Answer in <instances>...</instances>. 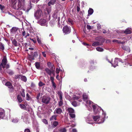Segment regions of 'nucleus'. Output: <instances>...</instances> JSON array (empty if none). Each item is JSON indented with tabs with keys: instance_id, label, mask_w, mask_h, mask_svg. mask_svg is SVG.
<instances>
[{
	"instance_id": "nucleus-56",
	"label": "nucleus",
	"mask_w": 132,
	"mask_h": 132,
	"mask_svg": "<svg viewBox=\"0 0 132 132\" xmlns=\"http://www.w3.org/2000/svg\"><path fill=\"white\" fill-rule=\"evenodd\" d=\"M25 132H30L29 129H25L24 130Z\"/></svg>"
},
{
	"instance_id": "nucleus-9",
	"label": "nucleus",
	"mask_w": 132,
	"mask_h": 132,
	"mask_svg": "<svg viewBox=\"0 0 132 132\" xmlns=\"http://www.w3.org/2000/svg\"><path fill=\"white\" fill-rule=\"evenodd\" d=\"M59 96L60 100L59 103V106H62L63 104L62 94L61 92H59L57 93Z\"/></svg>"
},
{
	"instance_id": "nucleus-13",
	"label": "nucleus",
	"mask_w": 132,
	"mask_h": 132,
	"mask_svg": "<svg viewBox=\"0 0 132 132\" xmlns=\"http://www.w3.org/2000/svg\"><path fill=\"white\" fill-rule=\"evenodd\" d=\"M18 28L17 27H13L10 30L11 33V34H13L15 33L17 31Z\"/></svg>"
},
{
	"instance_id": "nucleus-40",
	"label": "nucleus",
	"mask_w": 132,
	"mask_h": 132,
	"mask_svg": "<svg viewBox=\"0 0 132 132\" xmlns=\"http://www.w3.org/2000/svg\"><path fill=\"white\" fill-rule=\"evenodd\" d=\"M22 92L21 93V95L23 97H25V95L24 94V90L23 89H22Z\"/></svg>"
},
{
	"instance_id": "nucleus-14",
	"label": "nucleus",
	"mask_w": 132,
	"mask_h": 132,
	"mask_svg": "<svg viewBox=\"0 0 132 132\" xmlns=\"http://www.w3.org/2000/svg\"><path fill=\"white\" fill-rule=\"evenodd\" d=\"M62 109L59 108H56L54 112V113L61 114L62 112Z\"/></svg>"
},
{
	"instance_id": "nucleus-28",
	"label": "nucleus",
	"mask_w": 132,
	"mask_h": 132,
	"mask_svg": "<svg viewBox=\"0 0 132 132\" xmlns=\"http://www.w3.org/2000/svg\"><path fill=\"white\" fill-rule=\"evenodd\" d=\"M96 49L97 51L99 52H102L104 50L103 48L100 47H97L96 48Z\"/></svg>"
},
{
	"instance_id": "nucleus-44",
	"label": "nucleus",
	"mask_w": 132,
	"mask_h": 132,
	"mask_svg": "<svg viewBox=\"0 0 132 132\" xmlns=\"http://www.w3.org/2000/svg\"><path fill=\"white\" fill-rule=\"evenodd\" d=\"M0 48L2 50H4V45L2 44H1L0 45Z\"/></svg>"
},
{
	"instance_id": "nucleus-32",
	"label": "nucleus",
	"mask_w": 132,
	"mask_h": 132,
	"mask_svg": "<svg viewBox=\"0 0 132 132\" xmlns=\"http://www.w3.org/2000/svg\"><path fill=\"white\" fill-rule=\"evenodd\" d=\"M35 65L37 68L39 69L40 68V64L38 62H36L35 63Z\"/></svg>"
},
{
	"instance_id": "nucleus-8",
	"label": "nucleus",
	"mask_w": 132,
	"mask_h": 132,
	"mask_svg": "<svg viewBox=\"0 0 132 132\" xmlns=\"http://www.w3.org/2000/svg\"><path fill=\"white\" fill-rule=\"evenodd\" d=\"M50 100V97L44 96L42 97V101L43 103L47 104L49 103Z\"/></svg>"
},
{
	"instance_id": "nucleus-20",
	"label": "nucleus",
	"mask_w": 132,
	"mask_h": 132,
	"mask_svg": "<svg viewBox=\"0 0 132 132\" xmlns=\"http://www.w3.org/2000/svg\"><path fill=\"white\" fill-rule=\"evenodd\" d=\"M12 44L15 46H18V44L16 41V40L14 39L12 40Z\"/></svg>"
},
{
	"instance_id": "nucleus-19",
	"label": "nucleus",
	"mask_w": 132,
	"mask_h": 132,
	"mask_svg": "<svg viewBox=\"0 0 132 132\" xmlns=\"http://www.w3.org/2000/svg\"><path fill=\"white\" fill-rule=\"evenodd\" d=\"M57 116L56 115H53L50 118L51 121H53L56 120Z\"/></svg>"
},
{
	"instance_id": "nucleus-57",
	"label": "nucleus",
	"mask_w": 132,
	"mask_h": 132,
	"mask_svg": "<svg viewBox=\"0 0 132 132\" xmlns=\"http://www.w3.org/2000/svg\"><path fill=\"white\" fill-rule=\"evenodd\" d=\"M87 28L88 29H90L91 28V27L89 25H87Z\"/></svg>"
},
{
	"instance_id": "nucleus-37",
	"label": "nucleus",
	"mask_w": 132,
	"mask_h": 132,
	"mask_svg": "<svg viewBox=\"0 0 132 132\" xmlns=\"http://www.w3.org/2000/svg\"><path fill=\"white\" fill-rule=\"evenodd\" d=\"M7 73L11 75H13L14 73L12 71L10 70H9L8 71Z\"/></svg>"
},
{
	"instance_id": "nucleus-2",
	"label": "nucleus",
	"mask_w": 132,
	"mask_h": 132,
	"mask_svg": "<svg viewBox=\"0 0 132 132\" xmlns=\"http://www.w3.org/2000/svg\"><path fill=\"white\" fill-rule=\"evenodd\" d=\"M14 9L16 10L22 9L24 6L25 0H11Z\"/></svg>"
},
{
	"instance_id": "nucleus-10",
	"label": "nucleus",
	"mask_w": 132,
	"mask_h": 132,
	"mask_svg": "<svg viewBox=\"0 0 132 132\" xmlns=\"http://www.w3.org/2000/svg\"><path fill=\"white\" fill-rule=\"evenodd\" d=\"M83 99L84 100V101L86 102V106H88V103L89 102V101H90L89 100L88 101V96L86 95V94H84L83 95Z\"/></svg>"
},
{
	"instance_id": "nucleus-61",
	"label": "nucleus",
	"mask_w": 132,
	"mask_h": 132,
	"mask_svg": "<svg viewBox=\"0 0 132 132\" xmlns=\"http://www.w3.org/2000/svg\"><path fill=\"white\" fill-rule=\"evenodd\" d=\"M77 10L78 12H79L80 10V8L79 6H77Z\"/></svg>"
},
{
	"instance_id": "nucleus-21",
	"label": "nucleus",
	"mask_w": 132,
	"mask_h": 132,
	"mask_svg": "<svg viewBox=\"0 0 132 132\" xmlns=\"http://www.w3.org/2000/svg\"><path fill=\"white\" fill-rule=\"evenodd\" d=\"M20 79L22 80L24 82H26L27 80L26 77L25 76L22 75L20 76Z\"/></svg>"
},
{
	"instance_id": "nucleus-7",
	"label": "nucleus",
	"mask_w": 132,
	"mask_h": 132,
	"mask_svg": "<svg viewBox=\"0 0 132 132\" xmlns=\"http://www.w3.org/2000/svg\"><path fill=\"white\" fill-rule=\"evenodd\" d=\"M117 59H118V58H115V60L112 63L111 61H110L108 59L107 57L106 58V60L108 61V62L111 64L112 66L114 67H116L118 65V62L117 61Z\"/></svg>"
},
{
	"instance_id": "nucleus-45",
	"label": "nucleus",
	"mask_w": 132,
	"mask_h": 132,
	"mask_svg": "<svg viewBox=\"0 0 132 132\" xmlns=\"http://www.w3.org/2000/svg\"><path fill=\"white\" fill-rule=\"evenodd\" d=\"M30 99V97L29 96V94L28 93L26 94V100H29Z\"/></svg>"
},
{
	"instance_id": "nucleus-35",
	"label": "nucleus",
	"mask_w": 132,
	"mask_h": 132,
	"mask_svg": "<svg viewBox=\"0 0 132 132\" xmlns=\"http://www.w3.org/2000/svg\"><path fill=\"white\" fill-rule=\"evenodd\" d=\"M19 119L18 118H15L13 119L12 121V122L14 123H16L18 122Z\"/></svg>"
},
{
	"instance_id": "nucleus-5",
	"label": "nucleus",
	"mask_w": 132,
	"mask_h": 132,
	"mask_svg": "<svg viewBox=\"0 0 132 132\" xmlns=\"http://www.w3.org/2000/svg\"><path fill=\"white\" fill-rule=\"evenodd\" d=\"M63 33L65 34L69 33L71 31V29L70 27L66 26L64 27L63 29Z\"/></svg>"
},
{
	"instance_id": "nucleus-11",
	"label": "nucleus",
	"mask_w": 132,
	"mask_h": 132,
	"mask_svg": "<svg viewBox=\"0 0 132 132\" xmlns=\"http://www.w3.org/2000/svg\"><path fill=\"white\" fill-rule=\"evenodd\" d=\"M39 24L42 26H45L47 25V22L46 20L42 19L38 21Z\"/></svg>"
},
{
	"instance_id": "nucleus-31",
	"label": "nucleus",
	"mask_w": 132,
	"mask_h": 132,
	"mask_svg": "<svg viewBox=\"0 0 132 132\" xmlns=\"http://www.w3.org/2000/svg\"><path fill=\"white\" fill-rule=\"evenodd\" d=\"M58 124V122L56 121H54L53 122L52 124V126L54 127H55L57 126Z\"/></svg>"
},
{
	"instance_id": "nucleus-42",
	"label": "nucleus",
	"mask_w": 132,
	"mask_h": 132,
	"mask_svg": "<svg viewBox=\"0 0 132 132\" xmlns=\"http://www.w3.org/2000/svg\"><path fill=\"white\" fill-rule=\"evenodd\" d=\"M21 75H15L14 76V78L16 79H17L20 78V76Z\"/></svg>"
},
{
	"instance_id": "nucleus-24",
	"label": "nucleus",
	"mask_w": 132,
	"mask_h": 132,
	"mask_svg": "<svg viewBox=\"0 0 132 132\" xmlns=\"http://www.w3.org/2000/svg\"><path fill=\"white\" fill-rule=\"evenodd\" d=\"M88 15L89 16L90 15H91L93 14V10L92 9L90 8L88 10Z\"/></svg>"
},
{
	"instance_id": "nucleus-47",
	"label": "nucleus",
	"mask_w": 132,
	"mask_h": 132,
	"mask_svg": "<svg viewBox=\"0 0 132 132\" xmlns=\"http://www.w3.org/2000/svg\"><path fill=\"white\" fill-rule=\"evenodd\" d=\"M73 98L74 100H77L79 98V97L77 96L76 95H74L73 96Z\"/></svg>"
},
{
	"instance_id": "nucleus-55",
	"label": "nucleus",
	"mask_w": 132,
	"mask_h": 132,
	"mask_svg": "<svg viewBox=\"0 0 132 132\" xmlns=\"http://www.w3.org/2000/svg\"><path fill=\"white\" fill-rule=\"evenodd\" d=\"M101 26L100 24H98L97 26V29H98L99 30L101 29Z\"/></svg>"
},
{
	"instance_id": "nucleus-27",
	"label": "nucleus",
	"mask_w": 132,
	"mask_h": 132,
	"mask_svg": "<svg viewBox=\"0 0 132 132\" xmlns=\"http://www.w3.org/2000/svg\"><path fill=\"white\" fill-rule=\"evenodd\" d=\"M17 99L18 101L20 103L22 101V98L19 95H18L17 96Z\"/></svg>"
},
{
	"instance_id": "nucleus-12",
	"label": "nucleus",
	"mask_w": 132,
	"mask_h": 132,
	"mask_svg": "<svg viewBox=\"0 0 132 132\" xmlns=\"http://www.w3.org/2000/svg\"><path fill=\"white\" fill-rule=\"evenodd\" d=\"M5 116V111L3 109L0 108V118L3 119Z\"/></svg>"
},
{
	"instance_id": "nucleus-29",
	"label": "nucleus",
	"mask_w": 132,
	"mask_h": 132,
	"mask_svg": "<svg viewBox=\"0 0 132 132\" xmlns=\"http://www.w3.org/2000/svg\"><path fill=\"white\" fill-rule=\"evenodd\" d=\"M86 122L89 124H93V120H90L88 119H86Z\"/></svg>"
},
{
	"instance_id": "nucleus-48",
	"label": "nucleus",
	"mask_w": 132,
	"mask_h": 132,
	"mask_svg": "<svg viewBox=\"0 0 132 132\" xmlns=\"http://www.w3.org/2000/svg\"><path fill=\"white\" fill-rule=\"evenodd\" d=\"M30 39L34 43H36V40L35 38H33L32 39L31 38H30Z\"/></svg>"
},
{
	"instance_id": "nucleus-64",
	"label": "nucleus",
	"mask_w": 132,
	"mask_h": 132,
	"mask_svg": "<svg viewBox=\"0 0 132 132\" xmlns=\"http://www.w3.org/2000/svg\"><path fill=\"white\" fill-rule=\"evenodd\" d=\"M82 44L86 46V45H89L88 44H87V43H86L84 42H83L82 43Z\"/></svg>"
},
{
	"instance_id": "nucleus-23",
	"label": "nucleus",
	"mask_w": 132,
	"mask_h": 132,
	"mask_svg": "<svg viewBox=\"0 0 132 132\" xmlns=\"http://www.w3.org/2000/svg\"><path fill=\"white\" fill-rule=\"evenodd\" d=\"M69 113H74V110L72 108H68L67 109Z\"/></svg>"
},
{
	"instance_id": "nucleus-51",
	"label": "nucleus",
	"mask_w": 132,
	"mask_h": 132,
	"mask_svg": "<svg viewBox=\"0 0 132 132\" xmlns=\"http://www.w3.org/2000/svg\"><path fill=\"white\" fill-rule=\"evenodd\" d=\"M56 73L58 74L59 73V71H60V70L58 68H56Z\"/></svg>"
},
{
	"instance_id": "nucleus-50",
	"label": "nucleus",
	"mask_w": 132,
	"mask_h": 132,
	"mask_svg": "<svg viewBox=\"0 0 132 132\" xmlns=\"http://www.w3.org/2000/svg\"><path fill=\"white\" fill-rule=\"evenodd\" d=\"M22 34L23 36H24V37L25 38V36H26V33L24 31H22Z\"/></svg>"
},
{
	"instance_id": "nucleus-49",
	"label": "nucleus",
	"mask_w": 132,
	"mask_h": 132,
	"mask_svg": "<svg viewBox=\"0 0 132 132\" xmlns=\"http://www.w3.org/2000/svg\"><path fill=\"white\" fill-rule=\"evenodd\" d=\"M52 86L54 89H55L56 87V86L54 82H52Z\"/></svg>"
},
{
	"instance_id": "nucleus-18",
	"label": "nucleus",
	"mask_w": 132,
	"mask_h": 132,
	"mask_svg": "<svg viewBox=\"0 0 132 132\" xmlns=\"http://www.w3.org/2000/svg\"><path fill=\"white\" fill-rule=\"evenodd\" d=\"M56 0H51L48 3V5L50 6L51 5H53L55 2Z\"/></svg>"
},
{
	"instance_id": "nucleus-6",
	"label": "nucleus",
	"mask_w": 132,
	"mask_h": 132,
	"mask_svg": "<svg viewBox=\"0 0 132 132\" xmlns=\"http://www.w3.org/2000/svg\"><path fill=\"white\" fill-rule=\"evenodd\" d=\"M21 118L23 119L24 122H26L28 120V114L27 112H23L22 114Z\"/></svg>"
},
{
	"instance_id": "nucleus-33",
	"label": "nucleus",
	"mask_w": 132,
	"mask_h": 132,
	"mask_svg": "<svg viewBox=\"0 0 132 132\" xmlns=\"http://www.w3.org/2000/svg\"><path fill=\"white\" fill-rule=\"evenodd\" d=\"M69 115L72 118H73L74 119L75 118V115L74 113H69Z\"/></svg>"
},
{
	"instance_id": "nucleus-16",
	"label": "nucleus",
	"mask_w": 132,
	"mask_h": 132,
	"mask_svg": "<svg viewBox=\"0 0 132 132\" xmlns=\"http://www.w3.org/2000/svg\"><path fill=\"white\" fill-rule=\"evenodd\" d=\"M5 85L7 86L9 88H12V84L9 82H7L6 83Z\"/></svg>"
},
{
	"instance_id": "nucleus-46",
	"label": "nucleus",
	"mask_w": 132,
	"mask_h": 132,
	"mask_svg": "<svg viewBox=\"0 0 132 132\" xmlns=\"http://www.w3.org/2000/svg\"><path fill=\"white\" fill-rule=\"evenodd\" d=\"M37 41L39 44H42V43L41 41L40 40L39 38L38 37L37 38Z\"/></svg>"
},
{
	"instance_id": "nucleus-1",
	"label": "nucleus",
	"mask_w": 132,
	"mask_h": 132,
	"mask_svg": "<svg viewBox=\"0 0 132 132\" xmlns=\"http://www.w3.org/2000/svg\"><path fill=\"white\" fill-rule=\"evenodd\" d=\"M87 107L89 109H90H90H91L92 107L94 112L95 113H98L99 111L101 110L102 112V116L101 117L98 116H94L93 117V118L94 120L95 121H98L100 120V121L97 123L98 124H100L104 122L106 118L105 117L106 114L103 110L101 109V107L98 106L96 104H95L91 101H89L88 103V105ZM89 110L90 109H89Z\"/></svg>"
},
{
	"instance_id": "nucleus-41",
	"label": "nucleus",
	"mask_w": 132,
	"mask_h": 132,
	"mask_svg": "<svg viewBox=\"0 0 132 132\" xmlns=\"http://www.w3.org/2000/svg\"><path fill=\"white\" fill-rule=\"evenodd\" d=\"M5 9V7L3 6H2L0 4V9L2 10V11L3 12V11Z\"/></svg>"
},
{
	"instance_id": "nucleus-26",
	"label": "nucleus",
	"mask_w": 132,
	"mask_h": 132,
	"mask_svg": "<svg viewBox=\"0 0 132 132\" xmlns=\"http://www.w3.org/2000/svg\"><path fill=\"white\" fill-rule=\"evenodd\" d=\"M66 130L64 128H63L59 129L56 132H66Z\"/></svg>"
},
{
	"instance_id": "nucleus-3",
	"label": "nucleus",
	"mask_w": 132,
	"mask_h": 132,
	"mask_svg": "<svg viewBox=\"0 0 132 132\" xmlns=\"http://www.w3.org/2000/svg\"><path fill=\"white\" fill-rule=\"evenodd\" d=\"M7 62V60L5 57H4L2 61V63L0 64V72L2 73L4 72L5 66Z\"/></svg>"
},
{
	"instance_id": "nucleus-17",
	"label": "nucleus",
	"mask_w": 132,
	"mask_h": 132,
	"mask_svg": "<svg viewBox=\"0 0 132 132\" xmlns=\"http://www.w3.org/2000/svg\"><path fill=\"white\" fill-rule=\"evenodd\" d=\"M46 72L50 76H51L52 73V71L50 70L48 68H47L45 69Z\"/></svg>"
},
{
	"instance_id": "nucleus-30",
	"label": "nucleus",
	"mask_w": 132,
	"mask_h": 132,
	"mask_svg": "<svg viewBox=\"0 0 132 132\" xmlns=\"http://www.w3.org/2000/svg\"><path fill=\"white\" fill-rule=\"evenodd\" d=\"M72 105L76 107L79 104H78L76 101H74L72 103Z\"/></svg>"
},
{
	"instance_id": "nucleus-60",
	"label": "nucleus",
	"mask_w": 132,
	"mask_h": 132,
	"mask_svg": "<svg viewBox=\"0 0 132 132\" xmlns=\"http://www.w3.org/2000/svg\"><path fill=\"white\" fill-rule=\"evenodd\" d=\"M30 35L29 34V33H26V36H25V38H27V37L29 36Z\"/></svg>"
},
{
	"instance_id": "nucleus-58",
	"label": "nucleus",
	"mask_w": 132,
	"mask_h": 132,
	"mask_svg": "<svg viewBox=\"0 0 132 132\" xmlns=\"http://www.w3.org/2000/svg\"><path fill=\"white\" fill-rule=\"evenodd\" d=\"M29 7H30L29 8V9H27L26 10V11H27V12H28L29 10L31 9V6L30 5H29Z\"/></svg>"
},
{
	"instance_id": "nucleus-53",
	"label": "nucleus",
	"mask_w": 132,
	"mask_h": 132,
	"mask_svg": "<svg viewBox=\"0 0 132 132\" xmlns=\"http://www.w3.org/2000/svg\"><path fill=\"white\" fill-rule=\"evenodd\" d=\"M50 79L51 80L52 82H54V78L53 77L51 76L50 77Z\"/></svg>"
},
{
	"instance_id": "nucleus-43",
	"label": "nucleus",
	"mask_w": 132,
	"mask_h": 132,
	"mask_svg": "<svg viewBox=\"0 0 132 132\" xmlns=\"http://www.w3.org/2000/svg\"><path fill=\"white\" fill-rule=\"evenodd\" d=\"M67 21L68 22L71 24H72L73 23V21H72V20L70 19H68Z\"/></svg>"
},
{
	"instance_id": "nucleus-59",
	"label": "nucleus",
	"mask_w": 132,
	"mask_h": 132,
	"mask_svg": "<svg viewBox=\"0 0 132 132\" xmlns=\"http://www.w3.org/2000/svg\"><path fill=\"white\" fill-rule=\"evenodd\" d=\"M42 54L44 57H46V54L44 52H42Z\"/></svg>"
},
{
	"instance_id": "nucleus-36",
	"label": "nucleus",
	"mask_w": 132,
	"mask_h": 132,
	"mask_svg": "<svg viewBox=\"0 0 132 132\" xmlns=\"http://www.w3.org/2000/svg\"><path fill=\"white\" fill-rule=\"evenodd\" d=\"M47 65L50 68H52L53 67L52 66V64L50 62H48L47 63Z\"/></svg>"
},
{
	"instance_id": "nucleus-62",
	"label": "nucleus",
	"mask_w": 132,
	"mask_h": 132,
	"mask_svg": "<svg viewBox=\"0 0 132 132\" xmlns=\"http://www.w3.org/2000/svg\"><path fill=\"white\" fill-rule=\"evenodd\" d=\"M117 61H119L120 62H122V60L121 59L118 58V59H117Z\"/></svg>"
},
{
	"instance_id": "nucleus-39",
	"label": "nucleus",
	"mask_w": 132,
	"mask_h": 132,
	"mask_svg": "<svg viewBox=\"0 0 132 132\" xmlns=\"http://www.w3.org/2000/svg\"><path fill=\"white\" fill-rule=\"evenodd\" d=\"M39 86L40 87L42 86L45 85V84L43 83L42 81H40L38 84Z\"/></svg>"
},
{
	"instance_id": "nucleus-52",
	"label": "nucleus",
	"mask_w": 132,
	"mask_h": 132,
	"mask_svg": "<svg viewBox=\"0 0 132 132\" xmlns=\"http://www.w3.org/2000/svg\"><path fill=\"white\" fill-rule=\"evenodd\" d=\"M113 42H116L118 43H121V42L119 41L118 40H114L113 41Z\"/></svg>"
},
{
	"instance_id": "nucleus-38",
	"label": "nucleus",
	"mask_w": 132,
	"mask_h": 132,
	"mask_svg": "<svg viewBox=\"0 0 132 132\" xmlns=\"http://www.w3.org/2000/svg\"><path fill=\"white\" fill-rule=\"evenodd\" d=\"M42 122L45 124L47 125L48 124V122L45 119H43L42 120Z\"/></svg>"
},
{
	"instance_id": "nucleus-15",
	"label": "nucleus",
	"mask_w": 132,
	"mask_h": 132,
	"mask_svg": "<svg viewBox=\"0 0 132 132\" xmlns=\"http://www.w3.org/2000/svg\"><path fill=\"white\" fill-rule=\"evenodd\" d=\"M131 28H128L126 29L123 32L126 34H130L131 33Z\"/></svg>"
},
{
	"instance_id": "nucleus-63",
	"label": "nucleus",
	"mask_w": 132,
	"mask_h": 132,
	"mask_svg": "<svg viewBox=\"0 0 132 132\" xmlns=\"http://www.w3.org/2000/svg\"><path fill=\"white\" fill-rule=\"evenodd\" d=\"M81 4H82V7H84V5H85V3H84V2H83V1H82V2H81Z\"/></svg>"
},
{
	"instance_id": "nucleus-25",
	"label": "nucleus",
	"mask_w": 132,
	"mask_h": 132,
	"mask_svg": "<svg viewBox=\"0 0 132 132\" xmlns=\"http://www.w3.org/2000/svg\"><path fill=\"white\" fill-rule=\"evenodd\" d=\"M100 45V43L98 42H95L92 44V46H97Z\"/></svg>"
},
{
	"instance_id": "nucleus-54",
	"label": "nucleus",
	"mask_w": 132,
	"mask_h": 132,
	"mask_svg": "<svg viewBox=\"0 0 132 132\" xmlns=\"http://www.w3.org/2000/svg\"><path fill=\"white\" fill-rule=\"evenodd\" d=\"M71 129H70V131H71ZM72 132H77V130L76 129H73L72 130Z\"/></svg>"
},
{
	"instance_id": "nucleus-22",
	"label": "nucleus",
	"mask_w": 132,
	"mask_h": 132,
	"mask_svg": "<svg viewBox=\"0 0 132 132\" xmlns=\"http://www.w3.org/2000/svg\"><path fill=\"white\" fill-rule=\"evenodd\" d=\"M122 48L125 50L128 51V52H130V48L128 47H127L125 46H123L122 47Z\"/></svg>"
},
{
	"instance_id": "nucleus-4",
	"label": "nucleus",
	"mask_w": 132,
	"mask_h": 132,
	"mask_svg": "<svg viewBox=\"0 0 132 132\" xmlns=\"http://www.w3.org/2000/svg\"><path fill=\"white\" fill-rule=\"evenodd\" d=\"M43 16V14L41 10H38L35 12L34 16L36 19H39L42 17Z\"/></svg>"
},
{
	"instance_id": "nucleus-34",
	"label": "nucleus",
	"mask_w": 132,
	"mask_h": 132,
	"mask_svg": "<svg viewBox=\"0 0 132 132\" xmlns=\"http://www.w3.org/2000/svg\"><path fill=\"white\" fill-rule=\"evenodd\" d=\"M19 106L21 109H26V107L23 104H20L19 105Z\"/></svg>"
}]
</instances>
